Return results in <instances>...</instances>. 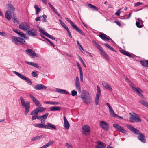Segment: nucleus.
<instances>
[{"mask_svg":"<svg viewBox=\"0 0 148 148\" xmlns=\"http://www.w3.org/2000/svg\"><path fill=\"white\" fill-rule=\"evenodd\" d=\"M14 14V13H12L11 12H8V10H7L5 14V16L6 18L8 20H10L12 17V14Z\"/></svg>","mask_w":148,"mask_h":148,"instance_id":"22","label":"nucleus"},{"mask_svg":"<svg viewBox=\"0 0 148 148\" xmlns=\"http://www.w3.org/2000/svg\"><path fill=\"white\" fill-rule=\"evenodd\" d=\"M97 143L100 146V147H99L100 148H105L106 144L104 143L101 141H98Z\"/></svg>","mask_w":148,"mask_h":148,"instance_id":"34","label":"nucleus"},{"mask_svg":"<svg viewBox=\"0 0 148 148\" xmlns=\"http://www.w3.org/2000/svg\"><path fill=\"white\" fill-rule=\"evenodd\" d=\"M38 111L37 108H36L32 111L30 113V114L31 115H33L34 114V115H38Z\"/></svg>","mask_w":148,"mask_h":148,"instance_id":"39","label":"nucleus"},{"mask_svg":"<svg viewBox=\"0 0 148 148\" xmlns=\"http://www.w3.org/2000/svg\"><path fill=\"white\" fill-rule=\"evenodd\" d=\"M127 127L129 130L134 134H138V139L141 142L143 143L145 142L146 139L145 135L143 134L140 133L139 130L130 125L127 124Z\"/></svg>","mask_w":148,"mask_h":148,"instance_id":"1","label":"nucleus"},{"mask_svg":"<svg viewBox=\"0 0 148 148\" xmlns=\"http://www.w3.org/2000/svg\"><path fill=\"white\" fill-rule=\"evenodd\" d=\"M148 60H140V62L141 65L145 67H148V63L147 61Z\"/></svg>","mask_w":148,"mask_h":148,"instance_id":"25","label":"nucleus"},{"mask_svg":"<svg viewBox=\"0 0 148 148\" xmlns=\"http://www.w3.org/2000/svg\"><path fill=\"white\" fill-rule=\"evenodd\" d=\"M19 28L24 31H26L29 29L30 25L27 22H23L19 25Z\"/></svg>","mask_w":148,"mask_h":148,"instance_id":"8","label":"nucleus"},{"mask_svg":"<svg viewBox=\"0 0 148 148\" xmlns=\"http://www.w3.org/2000/svg\"><path fill=\"white\" fill-rule=\"evenodd\" d=\"M20 99L23 107L25 108L24 114L27 115L29 110L30 107V103L29 101L25 103L24 99L22 97H20Z\"/></svg>","mask_w":148,"mask_h":148,"instance_id":"3","label":"nucleus"},{"mask_svg":"<svg viewBox=\"0 0 148 148\" xmlns=\"http://www.w3.org/2000/svg\"><path fill=\"white\" fill-rule=\"evenodd\" d=\"M119 51L122 54L126 55L130 58H132L133 57V56L131 54H130L129 52H127L125 50H120Z\"/></svg>","mask_w":148,"mask_h":148,"instance_id":"24","label":"nucleus"},{"mask_svg":"<svg viewBox=\"0 0 148 148\" xmlns=\"http://www.w3.org/2000/svg\"><path fill=\"white\" fill-rule=\"evenodd\" d=\"M63 118L64 122V127L66 129H68L70 127L69 123L68 122L67 119L65 116Z\"/></svg>","mask_w":148,"mask_h":148,"instance_id":"21","label":"nucleus"},{"mask_svg":"<svg viewBox=\"0 0 148 148\" xmlns=\"http://www.w3.org/2000/svg\"><path fill=\"white\" fill-rule=\"evenodd\" d=\"M38 112H41L45 110L46 109V108L45 107H41L40 106V108H36Z\"/></svg>","mask_w":148,"mask_h":148,"instance_id":"38","label":"nucleus"},{"mask_svg":"<svg viewBox=\"0 0 148 148\" xmlns=\"http://www.w3.org/2000/svg\"><path fill=\"white\" fill-rule=\"evenodd\" d=\"M54 141L53 140H50L46 144L44 145L40 148H47V147L51 145L53 143Z\"/></svg>","mask_w":148,"mask_h":148,"instance_id":"23","label":"nucleus"},{"mask_svg":"<svg viewBox=\"0 0 148 148\" xmlns=\"http://www.w3.org/2000/svg\"><path fill=\"white\" fill-rule=\"evenodd\" d=\"M97 45H96V47L100 51H102L103 50V48L101 47L99 44H97Z\"/></svg>","mask_w":148,"mask_h":148,"instance_id":"46","label":"nucleus"},{"mask_svg":"<svg viewBox=\"0 0 148 148\" xmlns=\"http://www.w3.org/2000/svg\"><path fill=\"white\" fill-rule=\"evenodd\" d=\"M100 126L105 131H108L109 129V125L106 122L101 121L99 123Z\"/></svg>","mask_w":148,"mask_h":148,"instance_id":"13","label":"nucleus"},{"mask_svg":"<svg viewBox=\"0 0 148 148\" xmlns=\"http://www.w3.org/2000/svg\"><path fill=\"white\" fill-rule=\"evenodd\" d=\"M80 97L84 103L88 104L92 102V98L89 94V92L86 91H82Z\"/></svg>","mask_w":148,"mask_h":148,"instance_id":"2","label":"nucleus"},{"mask_svg":"<svg viewBox=\"0 0 148 148\" xmlns=\"http://www.w3.org/2000/svg\"><path fill=\"white\" fill-rule=\"evenodd\" d=\"M42 17L43 18V19H41V21L42 22H45L47 21V20L46 19L47 16L45 15H43Z\"/></svg>","mask_w":148,"mask_h":148,"instance_id":"43","label":"nucleus"},{"mask_svg":"<svg viewBox=\"0 0 148 148\" xmlns=\"http://www.w3.org/2000/svg\"><path fill=\"white\" fill-rule=\"evenodd\" d=\"M66 30H67L68 35L69 36V37L71 38H72V36L71 34V32H70L69 29L68 28V29H66Z\"/></svg>","mask_w":148,"mask_h":148,"instance_id":"53","label":"nucleus"},{"mask_svg":"<svg viewBox=\"0 0 148 148\" xmlns=\"http://www.w3.org/2000/svg\"><path fill=\"white\" fill-rule=\"evenodd\" d=\"M59 104V103L58 102L51 101V105H57Z\"/></svg>","mask_w":148,"mask_h":148,"instance_id":"60","label":"nucleus"},{"mask_svg":"<svg viewBox=\"0 0 148 148\" xmlns=\"http://www.w3.org/2000/svg\"><path fill=\"white\" fill-rule=\"evenodd\" d=\"M75 87L76 89L78 91V92H81L80 84V82H75Z\"/></svg>","mask_w":148,"mask_h":148,"instance_id":"31","label":"nucleus"},{"mask_svg":"<svg viewBox=\"0 0 148 148\" xmlns=\"http://www.w3.org/2000/svg\"><path fill=\"white\" fill-rule=\"evenodd\" d=\"M13 21L14 23L18 22V18L16 17L15 14H13Z\"/></svg>","mask_w":148,"mask_h":148,"instance_id":"45","label":"nucleus"},{"mask_svg":"<svg viewBox=\"0 0 148 148\" xmlns=\"http://www.w3.org/2000/svg\"><path fill=\"white\" fill-rule=\"evenodd\" d=\"M47 125H45V128L47 129H49L50 130H56V127L53 125L48 122L47 123Z\"/></svg>","mask_w":148,"mask_h":148,"instance_id":"18","label":"nucleus"},{"mask_svg":"<svg viewBox=\"0 0 148 148\" xmlns=\"http://www.w3.org/2000/svg\"><path fill=\"white\" fill-rule=\"evenodd\" d=\"M39 32L42 34L46 36H47L48 33L46 32H45L44 30L41 28H40L39 29Z\"/></svg>","mask_w":148,"mask_h":148,"instance_id":"41","label":"nucleus"},{"mask_svg":"<svg viewBox=\"0 0 148 148\" xmlns=\"http://www.w3.org/2000/svg\"><path fill=\"white\" fill-rule=\"evenodd\" d=\"M99 36L101 39L104 40H106L107 41H109L110 40V38L111 40V41L112 42H114L113 40L111 38H110L109 36H107L106 35L103 33H100Z\"/></svg>","mask_w":148,"mask_h":148,"instance_id":"14","label":"nucleus"},{"mask_svg":"<svg viewBox=\"0 0 148 148\" xmlns=\"http://www.w3.org/2000/svg\"><path fill=\"white\" fill-rule=\"evenodd\" d=\"M141 120L138 115L136 114V116H132L130 117V121L131 122H140Z\"/></svg>","mask_w":148,"mask_h":148,"instance_id":"16","label":"nucleus"},{"mask_svg":"<svg viewBox=\"0 0 148 148\" xmlns=\"http://www.w3.org/2000/svg\"><path fill=\"white\" fill-rule=\"evenodd\" d=\"M34 7L36 11V14H38L39 12H40L41 9L36 4L34 5Z\"/></svg>","mask_w":148,"mask_h":148,"instance_id":"35","label":"nucleus"},{"mask_svg":"<svg viewBox=\"0 0 148 148\" xmlns=\"http://www.w3.org/2000/svg\"><path fill=\"white\" fill-rule=\"evenodd\" d=\"M18 34L21 37L23 38H23V37H24V36H25V35L23 32H19V33H18Z\"/></svg>","mask_w":148,"mask_h":148,"instance_id":"54","label":"nucleus"},{"mask_svg":"<svg viewBox=\"0 0 148 148\" xmlns=\"http://www.w3.org/2000/svg\"><path fill=\"white\" fill-rule=\"evenodd\" d=\"M61 108L59 106H53L50 108L51 111H60L61 110Z\"/></svg>","mask_w":148,"mask_h":148,"instance_id":"29","label":"nucleus"},{"mask_svg":"<svg viewBox=\"0 0 148 148\" xmlns=\"http://www.w3.org/2000/svg\"><path fill=\"white\" fill-rule=\"evenodd\" d=\"M34 103L38 107H40L42 106L41 104L39 103V101L37 99L34 102Z\"/></svg>","mask_w":148,"mask_h":148,"instance_id":"42","label":"nucleus"},{"mask_svg":"<svg viewBox=\"0 0 148 148\" xmlns=\"http://www.w3.org/2000/svg\"><path fill=\"white\" fill-rule=\"evenodd\" d=\"M34 125L36 127H37L38 128H45V125L43 123L40 124H37L35 123L34 124Z\"/></svg>","mask_w":148,"mask_h":148,"instance_id":"28","label":"nucleus"},{"mask_svg":"<svg viewBox=\"0 0 148 148\" xmlns=\"http://www.w3.org/2000/svg\"><path fill=\"white\" fill-rule=\"evenodd\" d=\"M77 67H78V69L79 70L80 72H82V68L81 67V66H80V65H79V63L78 62H77Z\"/></svg>","mask_w":148,"mask_h":148,"instance_id":"50","label":"nucleus"},{"mask_svg":"<svg viewBox=\"0 0 148 148\" xmlns=\"http://www.w3.org/2000/svg\"><path fill=\"white\" fill-rule=\"evenodd\" d=\"M143 105L148 108V103L146 102L145 101L143 100H140L139 101Z\"/></svg>","mask_w":148,"mask_h":148,"instance_id":"37","label":"nucleus"},{"mask_svg":"<svg viewBox=\"0 0 148 148\" xmlns=\"http://www.w3.org/2000/svg\"><path fill=\"white\" fill-rule=\"evenodd\" d=\"M131 87L136 92L138 96L140 97H142L143 98H144L143 95L142 94H141L140 92V91L143 92V91L140 88L138 87L136 88L133 86H132Z\"/></svg>","mask_w":148,"mask_h":148,"instance_id":"17","label":"nucleus"},{"mask_svg":"<svg viewBox=\"0 0 148 148\" xmlns=\"http://www.w3.org/2000/svg\"><path fill=\"white\" fill-rule=\"evenodd\" d=\"M143 4V3L140 2H137V3H135L134 5L135 7L139 6Z\"/></svg>","mask_w":148,"mask_h":148,"instance_id":"56","label":"nucleus"},{"mask_svg":"<svg viewBox=\"0 0 148 148\" xmlns=\"http://www.w3.org/2000/svg\"><path fill=\"white\" fill-rule=\"evenodd\" d=\"M13 73L18 77H20L22 79L25 80L27 83L29 85H31L32 84V82L30 79L28 77L23 76L22 74L18 73L15 71H13Z\"/></svg>","mask_w":148,"mask_h":148,"instance_id":"5","label":"nucleus"},{"mask_svg":"<svg viewBox=\"0 0 148 148\" xmlns=\"http://www.w3.org/2000/svg\"><path fill=\"white\" fill-rule=\"evenodd\" d=\"M71 95L73 96H75L77 94V92L75 90H73L71 92Z\"/></svg>","mask_w":148,"mask_h":148,"instance_id":"49","label":"nucleus"},{"mask_svg":"<svg viewBox=\"0 0 148 148\" xmlns=\"http://www.w3.org/2000/svg\"><path fill=\"white\" fill-rule=\"evenodd\" d=\"M26 52L27 54L30 55L32 58L39 56L38 55L36 54L34 51L31 49H27L26 50Z\"/></svg>","mask_w":148,"mask_h":148,"instance_id":"15","label":"nucleus"},{"mask_svg":"<svg viewBox=\"0 0 148 148\" xmlns=\"http://www.w3.org/2000/svg\"><path fill=\"white\" fill-rule=\"evenodd\" d=\"M109 110L110 114L112 116H114V117H119L117 115L114 113V112L112 108H111L109 109Z\"/></svg>","mask_w":148,"mask_h":148,"instance_id":"32","label":"nucleus"},{"mask_svg":"<svg viewBox=\"0 0 148 148\" xmlns=\"http://www.w3.org/2000/svg\"><path fill=\"white\" fill-rule=\"evenodd\" d=\"M29 96L33 102L36 101L37 99L32 94H29Z\"/></svg>","mask_w":148,"mask_h":148,"instance_id":"48","label":"nucleus"},{"mask_svg":"<svg viewBox=\"0 0 148 148\" xmlns=\"http://www.w3.org/2000/svg\"><path fill=\"white\" fill-rule=\"evenodd\" d=\"M103 57L106 60H108L109 59L108 56L106 53L104 55V56H103Z\"/></svg>","mask_w":148,"mask_h":148,"instance_id":"64","label":"nucleus"},{"mask_svg":"<svg viewBox=\"0 0 148 148\" xmlns=\"http://www.w3.org/2000/svg\"><path fill=\"white\" fill-rule=\"evenodd\" d=\"M49 113L48 112L45 113V114L42 115H41L42 118L46 119L47 117V116L48 115Z\"/></svg>","mask_w":148,"mask_h":148,"instance_id":"47","label":"nucleus"},{"mask_svg":"<svg viewBox=\"0 0 148 148\" xmlns=\"http://www.w3.org/2000/svg\"><path fill=\"white\" fill-rule=\"evenodd\" d=\"M103 57L106 60H108L109 59L108 56L106 53L104 55V56H103Z\"/></svg>","mask_w":148,"mask_h":148,"instance_id":"63","label":"nucleus"},{"mask_svg":"<svg viewBox=\"0 0 148 148\" xmlns=\"http://www.w3.org/2000/svg\"><path fill=\"white\" fill-rule=\"evenodd\" d=\"M0 35L4 36H7V34L5 32H0Z\"/></svg>","mask_w":148,"mask_h":148,"instance_id":"58","label":"nucleus"},{"mask_svg":"<svg viewBox=\"0 0 148 148\" xmlns=\"http://www.w3.org/2000/svg\"><path fill=\"white\" fill-rule=\"evenodd\" d=\"M7 5L9 8L8 10V12L14 13L15 8L14 6L12 4L10 3L7 4Z\"/></svg>","mask_w":148,"mask_h":148,"instance_id":"20","label":"nucleus"},{"mask_svg":"<svg viewBox=\"0 0 148 148\" xmlns=\"http://www.w3.org/2000/svg\"><path fill=\"white\" fill-rule=\"evenodd\" d=\"M32 66L37 68H39V66L36 63L34 62H33Z\"/></svg>","mask_w":148,"mask_h":148,"instance_id":"57","label":"nucleus"},{"mask_svg":"<svg viewBox=\"0 0 148 148\" xmlns=\"http://www.w3.org/2000/svg\"><path fill=\"white\" fill-rule=\"evenodd\" d=\"M26 33L30 36L35 37L37 36L38 32L36 29L31 28L29 30H28L26 32Z\"/></svg>","mask_w":148,"mask_h":148,"instance_id":"9","label":"nucleus"},{"mask_svg":"<svg viewBox=\"0 0 148 148\" xmlns=\"http://www.w3.org/2000/svg\"><path fill=\"white\" fill-rule=\"evenodd\" d=\"M37 72V71L36 72L33 71L31 74L32 75L33 77H36L37 76V75L36 74Z\"/></svg>","mask_w":148,"mask_h":148,"instance_id":"55","label":"nucleus"},{"mask_svg":"<svg viewBox=\"0 0 148 148\" xmlns=\"http://www.w3.org/2000/svg\"><path fill=\"white\" fill-rule=\"evenodd\" d=\"M88 5L89 8L92 9L94 10L97 11L98 10V8L97 7L92 4H88Z\"/></svg>","mask_w":148,"mask_h":148,"instance_id":"30","label":"nucleus"},{"mask_svg":"<svg viewBox=\"0 0 148 148\" xmlns=\"http://www.w3.org/2000/svg\"><path fill=\"white\" fill-rule=\"evenodd\" d=\"M139 22L136 21V24L138 28H141L143 27V25L139 23Z\"/></svg>","mask_w":148,"mask_h":148,"instance_id":"44","label":"nucleus"},{"mask_svg":"<svg viewBox=\"0 0 148 148\" xmlns=\"http://www.w3.org/2000/svg\"><path fill=\"white\" fill-rule=\"evenodd\" d=\"M12 41L15 44L18 45H23L25 42V40L22 38L18 37L12 36Z\"/></svg>","mask_w":148,"mask_h":148,"instance_id":"4","label":"nucleus"},{"mask_svg":"<svg viewBox=\"0 0 148 148\" xmlns=\"http://www.w3.org/2000/svg\"><path fill=\"white\" fill-rule=\"evenodd\" d=\"M113 127L118 131L121 132L123 134H126L127 133V131L124 129L122 127L119 126L117 124H114L113 125Z\"/></svg>","mask_w":148,"mask_h":148,"instance_id":"11","label":"nucleus"},{"mask_svg":"<svg viewBox=\"0 0 148 148\" xmlns=\"http://www.w3.org/2000/svg\"><path fill=\"white\" fill-rule=\"evenodd\" d=\"M67 21L71 24V25L73 29L81 35L83 36L85 35V33L82 31V30L75 25L74 23L71 21L69 19Z\"/></svg>","mask_w":148,"mask_h":148,"instance_id":"7","label":"nucleus"},{"mask_svg":"<svg viewBox=\"0 0 148 148\" xmlns=\"http://www.w3.org/2000/svg\"><path fill=\"white\" fill-rule=\"evenodd\" d=\"M82 129L83 134L85 135H88L90 133V129L87 125H85L83 126Z\"/></svg>","mask_w":148,"mask_h":148,"instance_id":"10","label":"nucleus"},{"mask_svg":"<svg viewBox=\"0 0 148 148\" xmlns=\"http://www.w3.org/2000/svg\"><path fill=\"white\" fill-rule=\"evenodd\" d=\"M59 21L60 22V24H61L62 26L66 29H68V27L66 26V25L65 23L61 20L60 19Z\"/></svg>","mask_w":148,"mask_h":148,"instance_id":"40","label":"nucleus"},{"mask_svg":"<svg viewBox=\"0 0 148 148\" xmlns=\"http://www.w3.org/2000/svg\"><path fill=\"white\" fill-rule=\"evenodd\" d=\"M80 81L82 82H83V72H80Z\"/></svg>","mask_w":148,"mask_h":148,"instance_id":"51","label":"nucleus"},{"mask_svg":"<svg viewBox=\"0 0 148 148\" xmlns=\"http://www.w3.org/2000/svg\"><path fill=\"white\" fill-rule=\"evenodd\" d=\"M97 93L96 95V97L95 98V103L96 105L99 104V98L101 95V90L100 87L98 85L97 86Z\"/></svg>","mask_w":148,"mask_h":148,"instance_id":"12","label":"nucleus"},{"mask_svg":"<svg viewBox=\"0 0 148 148\" xmlns=\"http://www.w3.org/2000/svg\"><path fill=\"white\" fill-rule=\"evenodd\" d=\"M40 36L42 38H43V39H45L46 40H47V41H48V42H49L51 44V45L53 46V47H55L54 45L49 39L47 38H46L43 36L41 35Z\"/></svg>","mask_w":148,"mask_h":148,"instance_id":"36","label":"nucleus"},{"mask_svg":"<svg viewBox=\"0 0 148 148\" xmlns=\"http://www.w3.org/2000/svg\"><path fill=\"white\" fill-rule=\"evenodd\" d=\"M103 86L106 89L108 90L112 91V88L107 83L105 82L103 84Z\"/></svg>","mask_w":148,"mask_h":148,"instance_id":"26","label":"nucleus"},{"mask_svg":"<svg viewBox=\"0 0 148 148\" xmlns=\"http://www.w3.org/2000/svg\"><path fill=\"white\" fill-rule=\"evenodd\" d=\"M46 36L53 40H56V39L55 38L48 34Z\"/></svg>","mask_w":148,"mask_h":148,"instance_id":"52","label":"nucleus"},{"mask_svg":"<svg viewBox=\"0 0 148 148\" xmlns=\"http://www.w3.org/2000/svg\"><path fill=\"white\" fill-rule=\"evenodd\" d=\"M46 88L45 86L41 84H37L34 87V89L37 90L45 89Z\"/></svg>","mask_w":148,"mask_h":148,"instance_id":"19","label":"nucleus"},{"mask_svg":"<svg viewBox=\"0 0 148 148\" xmlns=\"http://www.w3.org/2000/svg\"><path fill=\"white\" fill-rule=\"evenodd\" d=\"M56 91L60 93H64L66 95H70V93L68 92H67L64 90L57 89L56 90Z\"/></svg>","mask_w":148,"mask_h":148,"instance_id":"27","label":"nucleus"},{"mask_svg":"<svg viewBox=\"0 0 148 148\" xmlns=\"http://www.w3.org/2000/svg\"><path fill=\"white\" fill-rule=\"evenodd\" d=\"M43 138H44V136L42 135H41L32 138L31 139V140L32 141H36Z\"/></svg>","mask_w":148,"mask_h":148,"instance_id":"33","label":"nucleus"},{"mask_svg":"<svg viewBox=\"0 0 148 148\" xmlns=\"http://www.w3.org/2000/svg\"><path fill=\"white\" fill-rule=\"evenodd\" d=\"M13 31L15 33L18 34L20 32V31L19 30L15 29H13Z\"/></svg>","mask_w":148,"mask_h":148,"instance_id":"59","label":"nucleus"},{"mask_svg":"<svg viewBox=\"0 0 148 148\" xmlns=\"http://www.w3.org/2000/svg\"><path fill=\"white\" fill-rule=\"evenodd\" d=\"M25 62L26 64H28L29 65H31L32 66L33 64V62H28L27 61H25Z\"/></svg>","mask_w":148,"mask_h":148,"instance_id":"61","label":"nucleus"},{"mask_svg":"<svg viewBox=\"0 0 148 148\" xmlns=\"http://www.w3.org/2000/svg\"><path fill=\"white\" fill-rule=\"evenodd\" d=\"M67 21L71 24V25L73 29L81 35L83 36L85 35V33L82 31V30L75 25L74 23L71 21L69 19Z\"/></svg>","mask_w":148,"mask_h":148,"instance_id":"6","label":"nucleus"},{"mask_svg":"<svg viewBox=\"0 0 148 148\" xmlns=\"http://www.w3.org/2000/svg\"><path fill=\"white\" fill-rule=\"evenodd\" d=\"M66 146L68 147V148H73L72 146L69 144L68 143H66Z\"/></svg>","mask_w":148,"mask_h":148,"instance_id":"62","label":"nucleus"}]
</instances>
